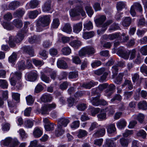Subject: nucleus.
<instances>
[{
    "mask_svg": "<svg viewBox=\"0 0 147 147\" xmlns=\"http://www.w3.org/2000/svg\"><path fill=\"white\" fill-rule=\"evenodd\" d=\"M101 62L98 60H95L93 61L91 63V65L93 68H96L99 66L101 65Z\"/></svg>",
    "mask_w": 147,
    "mask_h": 147,
    "instance_id": "obj_60",
    "label": "nucleus"
},
{
    "mask_svg": "<svg viewBox=\"0 0 147 147\" xmlns=\"http://www.w3.org/2000/svg\"><path fill=\"white\" fill-rule=\"evenodd\" d=\"M69 44L71 47L75 49H78L82 45V43L80 41L76 40L71 42Z\"/></svg>",
    "mask_w": 147,
    "mask_h": 147,
    "instance_id": "obj_19",
    "label": "nucleus"
},
{
    "mask_svg": "<svg viewBox=\"0 0 147 147\" xmlns=\"http://www.w3.org/2000/svg\"><path fill=\"white\" fill-rule=\"evenodd\" d=\"M133 6L134 8L139 11L140 12H141L142 11V7L141 5L138 3H134Z\"/></svg>",
    "mask_w": 147,
    "mask_h": 147,
    "instance_id": "obj_55",
    "label": "nucleus"
},
{
    "mask_svg": "<svg viewBox=\"0 0 147 147\" xmlns=\"http://www.w3.org/2000/svg\"><path fill=\"white\" fill-rule=\"evenodd\" d=\"M8 82L6 80L0 79V87L3 89H7L8 87Z\"/></svg>",
    "mask_w": 147,
    "mask_h": 147,
    "instance_id": "obj_45",
    "label": "nucleus"
},
{
    "mask_svg": "<svg viewBox=\"0 0 147 147\" xmlns=\"http://www.w3.org/2000/svg\"><path fill=\"white\" fill-rule=\"evenodd\" d=\"M82 22H79L74 24L73 26V31L74 32L78 34L82 30Z\"/></svg>",
    "mask_w": 147,
    "mask_h": 147,
    "instance_id": "obj_13",
    "label": "nucleus"
},
{
    "mask_svg": "<svg viewBox=\"0 0 147 147\" xmlns=\"http://www.w3.org/2000/svg\"><path fill=\"white\" fill-rule=\"evenodd\" d=\"M17 55L15 53H13L9 57V61L11 63H13L16 60Z\"/></svg>",
    "mask_w": 147,
    "mask_h": 147,
    "instance_id": "obj_53",
    "label": "nucleus"
},
{
    "mask_svg": "<svg viewBox=\"0 0 147 147\" xmlns=\"http://www.w3.org/2000/svg\"><path fill=\"white\" fill-rule=\"evenodd\" d=\"M66 59L64 57L59 59L58 61L57 65L58 67L63 69H66L67 67L66 62L64 61Z\"/></svg>",
    "mask_w": 147,
    "mask_h": 147,
    "instance_id": "obj_9",
    "label": "nucleus"
},
{
    "mask_svg": "<svg viewBox=\"0 0 147 147\" xmlns=\"http://www.w3.org/2000/svg\"><path fill=\"white\" fill-rule=\"evenodd\" d=\"M33 134L35 138H38L41 136L42 132L38 128L36 127L34 129Z\"/></svg>",
    "mask_w": 147,
    "mask_h": 147,
    "instance_id": "obj_25",
    "label": "nucleus"
},
{
    "mask_svg": "<svg viewBox=\"0 0 147 147\" xmlns=\"http://www.w3.org/2000/svg\"><path fill=\"white\" fill-rule=\"evenodd\" d=\"M106 110L102 109L100 113L97 115V117L98 120L102 121L107 119V115L106 113Z\"/></svg>",
    "mask_w": 147,
    "mask_h": 147,
    "instance_id": "obj_14",
    "label": "nucleus"
},
{
    "mask_svg": "<svg viewBox=\"0 0 147 147\" xmlns=\"http://www.w3.org/2000/svg\"><path fill=\"white\" fill-rule=\"evenodd\" d=\"M106 19V17L105 15H101L99 17L95 20V22L98 27H100L103 24Z\"/></svg>",
    "mask_w": 147,
    "mask_h": 147,
    "instance_id": "obj_12",
    "label": "nucleus"
},
{
    "mask_svg": "<svg viewBox=\"0 0 147 147\" xmlns=\"http://www.w3.org/2000/svg\"><path fill=\"white\" fill-rule=\"evenodd\" d=\"M63 54L65 55H68L71 52V49L68 47H66L63 48L61 49Z\"/></svg>",
    "mask_w": 147,
    "mask_h": 147,
    "instance_id": "obj_42",
    "label": "nucleus"
},
{
    "mask_svg": "<svg viewBox=\"0 0 147 147\" xmlns=\"http://www.w3.org/2000/svg\"><path fill=\"white\" fill-rule=\"evenodd\" d=\"M108 86V84L107 83H105L103 84L100 85L99 86L98 88L96 89H94L92 90V94H93L96 93L98 92L96 91V90H97L98 89L100 91H102L105 88H106Z\"/></svg>",
    "mask_w": 147,
    "mask_h": 147,
    "instance_id": "obj_29",
    "label": "nucleus"
},
{
    "mask_svg": "<svg viewBox=\"0 0 147 147\" xmlns=\"http://www.w3.org/2000/svg\"><path fill=\"white\" fill-rule=\"evenodd\" d=\"M84 28L88 30H90L93 28L92 23L90 21L87 22L84 24Z\"/></svg>",
    "mask_w": 147,
    "mask_h": 147,
    "instance_id": "obj_49",
    "label": "nucleus"
},
{
    "mask_svg": "<svg viewBox=\"0 0 147 147\" xmlns=\"http://www.w3.org/2000/svg\"><path fill=\"white\" fill-rule=\"evenodd\" d=\"M120 142L123 146L127 147L128 145V140L125 138H122L120 139Z\"/></svg>",
    "mask_w": 147,
    "mask_h": 147,
    "instance_id": "obj_58",
    "label": "nucleus"
},
{
    "mask_svg": "<svg viewBox=\"0 0 147 147\" xmlns=\"http://www.w3.org/2000/svg\"><path fill=\"white\" fill-rule=\"evenodd\" d=\"M113 21L112 20H107L105 23L102 25V29L100 30H98L97 32L98 35L103 34L107 28V26H109L112 23Z\"/></svg>",
    "mask_w": 147,
    "mask_h": 147,
    "instance_id": "obj_8",
    "label": "nucleus"
},
{
    "mask_svg": "<svg viewBox=\"0 0 147 147\" xmlns=\"http://www.w3.org/2000/svg\"><path fill=\"white\" fill-rule=\"evenodd\" d=\"M138 106L139 109L146 110L147 109V103L145 100L140 101L138 103Z\"/></svg>",
    "mask_w": 147,
    "mask_h": 147,
    "instance_id": "obj_39",
    "label": "nucleus"
},
{
    "mask_svg": "<svg viewBox=\"0 0 147 147\" xmlns=\"http://www.w3.org/2000/svg\"><path fill=\"white\" fill-rule=\"evenodd\" d=\"M50 15H46L40 17L37 23L36 31L38 32L42 31L41 27L48 25L50 22Z\"/></svg>",
    "mask_w": 147,
    "mask_h": 147,
    "instance_id": "obj_2",
    "label": "nucleus"
},
{
    "mask_svg": "<svg viewBox=\"0 0 147 147\" xmlns=\"http://www.w3.org/2000/svg\"><path fill=\"white\" fill-rule=\"evenodd\" d=\"M126 85H127L128 89L130 90H131L133 88V86L131 81L127 80H125L124 84L122 85V86L124 87Z\"/></svg>",
    "mask_w": 147,
    "mask_h": 147,
    "instance_id": "obj_48",
    "label": "nucleus"
},
{
    "mask_svg": "<svg viewBox=\"0 0 147 147\" xmlns=\"http://www.w3.org/2000/svg\"><path fill=\"white\" fill-rule=\"evenodd\" d=\"M94 35V33L93 32H83V38L86 39H87L92 38Z\"/></svg>",
    "mask_w": 147,
    "mask_h": 147,
    "instance_id": "obj_40",
    "label": "nucleus"
},
{
    "mask_svg": "<svg viewBox=\"0 0 147 147\" xmlns=\"http://www.w3.org/2000/svg\"><path fill=\"white\" fill-rule=\"evenodd\" d=\"M26 67V65L25 64L24 61H22L19 62L17 65L18 69L20 70H22L25 69Z\"/></svg>",
    "mask_w": 147,
    "mask_h": 147,
    "instance_id": "obj_38",
    "label": "nucleus"
},
{
    "mask_svg": "<svg viewBox=\"0 0 147 147\" xmlns=\"http://www.w3.org/2000/svg\"><path fill=\"white\" fill-rule=\"evenodd\" d=\"M80 13L82 16H85L86 15L85 12L80 6H77L76 8L71 9L70 12V15L72 17L78 16Z\"/></svg>",
    "mask_w": 147,
    "mask_h": 147,
    "instance_id": "obj_5",
    "label": "nucleus"
},
{
    "mask_svg": "<svg viewBox=\"0 0 147 147\" xmlns=\"http://www.w3.org/2000/svg\"><path fill=\"white\" fill-rule=\"evenodd\" d=\"M13 24L17 28H20L23 26L22 21L19 19H16L13 21Z\"/></svg>",
    "mask_w": 147,
    "mask_h": 147,
    "instance_id": "obj_35",
    "label": "nucleus"
},
{
    "mask_svg": "<svg viewBox=\"0 0 147 147\" xmlns=\"http://www.w3.org/2000/svg\"><path fill=\"white\" fill-rule=\"evenodd\" d=\"M116 144L110 139H107L106 142L103 145V147H115Z\"/></svg>",
    "mask_w": 147,
    "mask_h": 147,
    "instance_id": "obj_23",
    "label": "nucleus"
},
{
    "mask_svg": "<svg viewBox=\"0 0 147 147\" xmlns=\"http://www.w3.org/2000/svg\"><path fill=\"white\" fill-rule=\"evenodd\" d=\"M131 19L129 17L125 18L122 22V25L124 27L129 26L131 22Z\"/></svg>",
    "mask_w": 147,
    "mask_h": 147,
    "instance_id": "obj_27",
    "label": "nucleus"
},
{
    "mask_svg": "<svg viewBox=\"0 0 147 147\" xmlns=\"http://www.w3.org/2000/svg\"><path fill=\"white\" fill-rule=\"evenodd\" d=\"M25 33L23 32L22 30H21L15 37L13 38L15 42L16 43L21 42L24 39Z\"/></svg>",
    "mask_w": 147,
    "mask_h": 147,
    "instance_id": "obj_10",
    "label": "nucleus"
},
{
    "mask_svg": "<svg viewBox=\"0 0 147 147\" xmlns=\"http://www.w3.org/2000/svg\"><path fill=\"white\" fill-rule=\"evenodd\" d=\"M2 25L4 28L7 30H12L14 28V27L9 23L4 22L2 24Z\"/></svg>",
    "mask_w": 147,
    "mask_h": 147,
    "instance_id": "obj_44",
    "label": "nucleus"
},
{
    "mask_svg": "<svg viewBox=\"0 0 147 147\" xmlns=\"http://www.w3.org/2000/svg\"><path fill=\"white\" fill-rule=\"evenodd\" d=\"M24 124L26 127L31 128L34 124L33 121L30 119L28 120L25 121Z\"/></svg>",
    "mask_w": 147,
    "mask_h": 147,
    "instance_id": "obj_54",
    "label": "nucleus"
},
{
    "mask_svg": "<svg viewBox=\"0 0 147 147\" xmlns=\"http://www.w3.org/2000/svg\"><path fill=\"white\" fill-rule=\"evenodd\" d=\"M136 135L138 136H141L143 138H145L147 134L144 130L141 129L137 132Z\"/></svg>",
    "mask_w": 147,
    "mask_h": 147,
    "instance_id": "obj_52",
    "label": "nucleus"
},
{
    "mask_svg": "<svg viewBox=\"0 0 147 147\" xmlns=\"http://www.w3.org/2000/svg\"><path fill=\"white\" fill-rule=\"evenodd\" d=\"M90 102L93 105L98 106L100 104L99 99L98 97H92L90 99Z\"/></svg>",
    "mask_w": 147,
    "mask_h": 147,
    "instance_id": "obj_43",
    "label": "nucleus"
},
{
    "mask_svg": "<svg viewBox=\"0 0 147 147\" xmlns=\"http://www.w3.org/2000/svg\"><path fill=\"white\" fill-rule=\"evenodd\" d=\"M126 5L125 3L123 1H119L118 2L117 5V8L118 11L121 10Z\"/></svg>",
    "mask_w": 147,
    "mask_h": 147,
    "instance_id": "obj_47",
    "label": "nucleus"
},
{
    "mask_svg": "<svg viewBox=\"0 0 147 147\" xmlns=\"http://www.w3.org/2000/svg\"><path fill=\"white\" fill-rule=\"evenodd\" d=\"M24 51L27 53L31 57H32L34 55V52L32 47L29 46H26L24 47Z\"/></svg>",
    "mask_w": 147,
    "mask_h": 147,
    "instance_id": "obj_33",
    "label": "nucleus"
},
{
    "mask_svg": "<svg viewBox=\"0 0 147 147\" xmlns=\"http://www.w3.org/2000/svg\"><path fill=\"white\" fill-rule=\"evenodd\" d=\"M52 96L49 94H44L41 98V100L43 102L50 101L52 100Z\"/></svg>",
    "mask_w": 147,
    "mask_h": 147,
    "instance_id": "obj_28",
    "label": "nucleus"
},
{
    "mask_svg": "<svg viewBox=\"0 0 147 147\" xmlns=\"http://www.w3.org/2000/svg\"><path fill=\"white\" fill-rule=\"evenodd\" d=\"M41 78L42 81L46 83H49L50 82L49 77L43 74H42Z\"/></svg>",
    "mask_w": 147,
    "mask_h": 147,
    "instance_id": "obj_62",
    "label": "nucleus"
},
{
    "mask_svg": "<svg viewBox=\"0 0 147 147\" xmlns=\"http://www.w3.org/2000/svg\"><path fill=\"white\" fill-rule=\"evenodd\" d=\"M107 132L110 134L116 132V129L114 123H111L108 125L107 127Z\"/></svg>",
    "mask_w": 147,
    "mask_h": 147,
    "instance_id": "obj_17",
    "label": "nucleus"
},
{
    "mask_svg": "<svg viewBox=\"0 0 147 147\" xmlns=\"http://www.w3.org/2000/svg\"><path fill=\"white\" fill-rule=\"evenodd\" d=\"M37 74L34 72H31L27 74L26 75V80L30 81H35L37 77Z\"/></svg>",
    "mask_w": 147,
    "mask_h": 147,
    "instance_id": "obj_11",
    "label": "nucleus"
},
{
    "mask_svg": "<svg viewBox=\"0 0 147 147\" xmlns=\"http://www.w3.org/2000/svg\"><path fill=\"white\" fill-rule=\"evenodd\" d=\"M87 134V132L85 130L80 129L79 130L78 136L79 138H82L86 136Z\"/></svg>",
    "mask_w": 147,
    "mask_h": 147,
    "instance_id": "obj_50",
    "label": "nucleus"
},
{
    "mask_svg": "<svg viewBox=\"0 0 147 147\" xmlns=\"http://www.w3.org/2000/svg\"><path fill=\"white\" fill-rule=\"evenodd\" d=\"M127 122L124 119H122L118 121L116 124L117 127L120 129H121L124 128L126 126Z\"/></svg>",
    "mask_w": 147,
    "mask_h": 147,
    "instance_id": "obj_32",
    "label": "nucleus"
},
{
    "mask_svg": "<svg viewBox=\"0 0 147 147\" xmlns=\"http://www.w3.org/2000/svg\"><path fill=\"white\" fill-rule=\"evenodd\" d=\"M25 13V10L23 8H20L17 9L14 13L13 16L15 17H21Z\"/></svg>",
    "mask_w": 147,
    "mask_h": 147,
    "instance_id": "obj_18",
    "label": "nucleus"
},
{
    "mask_svg": "<svg viewBox=\"0 0 147 147\" xmlns=\"http://www.w3.org/2000/svg\"><path fill=\"white\" fill-rule=\"evenodd\" d=\"M100 109L98 108H95L92 107H89L88 112L92 116H95L100 111Z\"/></svg>",
    "mask_w": 147,
    "mask_h": 147,
    "instance_id": "obj_24",
    "label": "nucleus"
},
{
    "mask_svg": "<svg viewBox=\"0 0 147 147\" xmlns=\"http://www.w3.org/2000/svg\"><path fill=\"white\" fill-rule=\"evenodd\" d=\"M20 5V2L17 1H14L10 3L8 6L9 8L11 10H14Z\"/></svg>",
    "mask_w": 147,
    "mask_h": 147,
    "instance_id": "obj_22",
    "label": "nucleus"
},
{
    "mask_svg": "<svg viewBox=\"0 0 147 147\" xmlns=\"http://www.w3.org/2000/svg\"><path fill=\"white\" fill-rule=\"evenodd\" d=\"M40 3V1L38 0H32L29 3L30 7L32 9L38 7Z\"/></svg>",
    "mask_w": 147,
    "mask_h": 147,
    "instance_id": "obj_31",
    "label": "nucleus"
},
{
    "mask_svg": "<svg viewBox=\"0 0 147 147\" xmlns=\"http://www.w3.org/2000/svg\"><path fill=\"white\" fill-rule=\"evenodd\" d=\"M140 52L143 55H147V45L142 47L140 49Z\"/></svg>",
    "mask_w": 147,
    "mask_h": 147,
    "instance_id": "obj_64",
    "label": "nucleus"
},
{
    "mask_svg": "<svg viewBox=\"0 0 147 147\" xmlns=\"http://www.w3.org/2000/svg\"><path fill=\"white\" fill-rule=\"evenodd\" d=\"M123 76V73L119 74L115 81V83L117 84H121Z\"/></svg>",
    "mask_w": 147,
    "mask_h": 147,
    "instance_id": "obj_57",
    "label": "nucleus"
},
{
    "mask_svg": "<svg viewBox=\"0 0 147 147\" xmlns=\"http://www.w3.org/2000/svg\"><path fill=\"white\" fill-rule=\"evenodd\" d=\"M108 89L105 91V95L107 96H111L113 93V91L115 89V86L113 84H111L107 86Z\"/></svg>",
    "mask_w": 147,
    "mask_h": 147,
    "instance_id": "obj_15",
    "label": "nucleus"
},
{
    "mask_svg": "<svg viewBox=\"0 0 147 147\" xmlns=\"http://www.w3.org/2000/svg\"><path fill=\"white\" fill-rule=\"evenodd\" d=\"M98 84L97 82H94L93 81H91L88 83H84L82 85V86L86 88L90 89L92 87Z\"/></svg>",
    "mask_w": 147,
    "mask_h": 147,
    "instance_id": "obj_30",
    "label": "nucleus"
},
{
    "mask_svg": "<svg viewBox=\"0 0 147 147\" xmlns=\"http://www.w3.org/2000/svg\"><path fill=\"white\" fill-rule=\"evenodd\" d=\"M123 76V73L119 74L115 81V83L117 84H121Z\"/></svg>",
    "mask_w": 147,
    "mask_h": 147,
    "instance_id": "obj_56",
    "label": "nucleus"
},
{
    "mask_svg": "<svg viewBox=\"0 0 147 147\" xmlns=\"http://www.w3.org/2000/svg\"><path fill=\"white\" fill-rule=\"evenodd\" d=\"M95 52L94 48L91 46L86 47L82 48L79 52V55L80 57L85 56L86 55H91Z\"/></svg>",
    "mask_w": 147,
    "mask_h": 147,
    "instance_id": "obj_4",
    "label": "nucleus"
},
{
    "mask_svg": "<svg viewBox=\"0 0 147 147\" xmlns=\"http://www.w3.org/2000/svg\"><path fill=\"white\" fill-rule=\"evenodd\" d=\"M85 9L87 13L89 16L91 17L93 13L92 7L90 6H87L86 7Z\"/></svg>",
    "mask_w": 147,
    "mask_h": 147,
    "instance_id": "obj_63",
    "label": "nucleus"
},
{
    "mask_svg": "<svg viewBox=\"0 0 147 147\" xmlns=\"http://www.w3.org/2000/svg\"><path fill=\"white\" fill-rule=\"evenodd\" d=\"M51 1L48 0L46 1L42 7V10L45 12L49 11L51 9Z\"/></svg>",
    "mask_w": 147,
    "mask_h": 147,
    "instance_id": "obj_20",
    "label": "nucleus"
},
{
    "mask_svg": "<svg viewBox=\"0 0 147 147\" xmlns=\"http://www.w3.org/2000/svg\"><path fill=\"white\" fill-rule=\"evenodd\" d=\"M2 143L5 146H7L10 143L14 146L17 145L19 142L16 138L12 139L11 137H8L6 138L2 141Z\"/></svg>",
    "mask_w": 147,
    "mask_h": 147,
    "instance_id": "obj_7",
    "label": "nucleus"
},
{
    "mask_svg": "<svg viewBox=\"0 0 147 147\" xmlns=\"http://www.w3.org/2000/svg\"><path fill=\"white\" fill-rule=\"evenodd\" d=\"M78 76V72L77 71L71 72L69 73V78L70 79L75 78Z\"/></svg>",
    "mask_w": 147,
    "mask_h": 147,
    "instance_id": "obj_61",
    "label": "nucleus"
},
{
    "mask_svg": "<svg viewBox=\"0 0 147 147\" xmlns=\"http://www.w3.org/2000/svg\"><path fill=\"white\" fill-rule=\"evenodd\" d=\"M60 24V22L58 19L55 18L54 19L51 24V26L53 28H57Z\"/></svg>",
    "mask_w": 147,
    "mask_h": 147,
    "instance_id": "obj_46",
    "label": "nucleus"
},
{
    "mask_svg": "<svg viewBox=\"0 0 147 147\" xmlns=\"http://www.w3.org/2000/svg\"><path fill=\"white\" fill-rule=\"evenodd\" d=\"M136 51L135 49H133L131 51H129L125 50L123 48L119 49L117 51V54L119 56L125 59H127L129 57L130 53H131L130 59H133L135 56Z\"/></svg>",
    "mask_w": 147,
    "mask_h": 147,
    "instance_id": "obj_3",
    "label": "nucleus"
},
{
    "mask_svg": "<svg viewBox=\"0 0 147 147\" xmlns=\"http://www.w3.org/2000/svg\"><path fill=\"white\" fill-rule=\"evenodd\" d=\"M41 13L40 10H35L30 11L28 13V16L30 18L34 19L35 18L39 13Z\"/></svg>",
    "mask_w": 147,
    "mask_h": 147,
    "instance_id": "obj_21",
    "label": "nucleus"
},
{
    "mask_svg": "<svg viewBox=\"0 0 147 147\" xmlns=\"http://www.w3.org/2000/svg\"><path fill=\"white\" fill-rule=\"evenodd\" d=\"M28 40L30 43L33 44L34 43L37 42L39 41L40 40V38L39 36L34 35L33 36L29 38Z\"/></svg>",
    "mask_w": 147,
    "mask_h": 147,
    "instance_id": "obj_36",
    "label": "nucleus"
},
{
    "mask_svg": "<svg viewBox=\"0 0 147 147\" xmlns=\"http://www.w3.org/2000/svg\"><path fill=\"white\" fill-rule=\"evenodd\" d=\"M10 76L11 78L10 81L11 85L13 86L16 85L18 89L21 88L22 84L20 80L22 76L21 73L20 71L16 72L14 73H12Z\"/></svg>",
    "mask_w": 147,
    "mask_h": 147,
    "instance_id": "obj_1",
    "label": "nucleus"
},
{
    "mask_svg": "<svg viewBox=\"0 0 147 147\" xmlns=\"http://www.w3.org/2000/svg\"><path fill=\"white\" fill-rule=\"evenodd\" d=\"M62 30L68 34H70L72 31V28L69 23L66 24L62 28Z\"/></svg>",
    "mask_w": 147,
    "mask_h": 147,
    "instance_id": "obj_26",
    "label": "nucleus"
},
{
    "mask_svg": "<svg viewBox=\"0 0 147 147\" xmlns=\"http://www.w3.org/2000/svg\"><path fill=\"white\" fill-rule=\"evenodd\" d=\"M105 133V129L103 127L96 131L93 135L94 137H101L103 136Z\"/></svg>",
    "mask_w": 147,
    "mask_h": 147,
    "instance_id": "obj_16",
    "label": "nucleus"
},
{
    "mask_svg": "<svg viewBox=\"0 0 147 147\" xmlns=\"http://www.w3.org/2000/svg\"><path fill=\"white\" fill-rule=\"evenodd\" d=\"M45 127L46 131H50L54 129V125L53 123H49L45 125Z\"/></svg>",
    "mask_w": 147,
    "mask_h": 147,
    "instance_id": "obj_51",
    "label": "nucleus"
},
{
    "mask_svg": "<svg viewBox=\"0 0 147 147\" xmlns=\"http://www.w3.org/2000/svg\"><path fill=\"white\" fill-rule=\"evenodd\" d=\"M59 124L60 125L61 124V126H63L64 127H66L67 124L69 123V120L66 118H62L58 121Z\"/></svg>",
    "mask_w": 147,
    "mask_h": 147,
    "instance_id": "obj_37",
    "label": "nucleus"
},
{
    "mask_svg": "<svg viewBox=\"0 0 147 147\" xmlns=\"http://www.w3.org/2000/svg\"><path fill=\"white\" fill-rule=\"evenodd\" d=\"M109 40H112L115 39L121 40L122 38L120 37L119 33H115L114 34H110L109 35Z\"/></svg>",
    "mask_w": 147,
    "mask_h": 147,
    "instance_id": "obj_34",
    "label": "nucleus"
},
{
    "mask_svg": "<svg viewBox=\"0 0 147 147\" xmlns=\"http://www.w3.org/2000/svg\"><path fill=\"white\" fill-rule=\"evenodd\" d=\"M56 107L54 103L45 105L42 107L40 110V113L42 115L48 114L49 112Z\"/></svg>",
    "mask_w": 147,
    "mask_h": 147,
    "instance_id": "obj_6",
    "label": "nucleus"
},
{
    "mask_svg": "<svg viewBox=\"0 0 147 147\" xmlns=\"http://www.w3.org/2000/svg\"><path fill=\"white\" fill-rule=\"evenodd\" d=\"M27 104L28 105L32 104L34 102V99L32 96L29 95L26 97Z\"/></svg>",
    "mask_w": 147,
    "mask_h": 147,
    "instance_id": "obj_59",
    "label": "nucleus"
},
{
    "mask_svg": "<svg viewBox=\"0 0 147 147\" xmlns=\"http://www.w3.org/2000/svg\"><path fill=\"white\" fill-rule=\"evenodd\" d=\"M64 131L61 125H58V127L56 130L55 134L57 136H59L64 133Z\"/></svg>",
    "mask_w": 147,
    "mask_h": 147,
    "instance_id": "obj_41",
    "label": "nucleus"
}]
</instances>
